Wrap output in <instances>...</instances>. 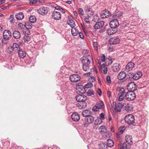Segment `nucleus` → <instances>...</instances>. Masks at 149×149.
<instances>
[{"label": "nucleus", "mask_w": 149, "mask_h": 149, "mask_svg": "<svg viewBox=\"0 0 149 149\" xmlns=\"http://www.w3.org/2000/svg\"><path fill=\"white\" fill-rule=\"evenodd\" d=\"M93 62V59L92 56H89L88 58L86 56H83L81 58V61L83 64V69L84 71H87L89 69V64L91 62Z\"/></svg>", "instance_id": "1"}, {"label": "nucleus", "mask_w": 149, "mask_h": 149, "mask_svg": "<svg viewBox=\"0 0 149 149\" xmlns=\"http://www.w3.org/2000/svg\"><path fill=\"white\" fill-rule=\"evenodd\" d=\"M125 122L128 124H132L134 122V118L132 114H128L126 116L125 118Z\"/></svg>", "instance_id": "2"}, {"label": "nucleus", "mask_w": 149, "mask_h": 149, "mask_svg": "<svg viewBox=\"0 0 149 149\" xmlns=\"http://www.w3.org/2000/svg\"><path fill=\"white\" fill-rule=\"evenodd\" d=\"M127 87L128 91L134 92L136 90L137 88L136 84L134 82H131L129 83Z\"/></svg>", "instance_id": "3"}, {"label": "nucleus", "mask_w": 149, "mask_h": 149, "mask_svg": "<svg viewBox=\"0 0 149 149\" xmlns=\"http://www.w3.org/2000/svg\"><path fill=\"white\" fill-rule=\"evenodd\" d=\"M136 97V95L133 91H129L127 93L126 95V98L128 101L133 100Z\"/></svg>", "instance_id": "4"}, {"label": "nucleus", "mask_w": 149, "mask_h": 149, "mask_svg": "<svg viewBox=\"0 0 149 149\" xmlns=\"http://www.w3.org/2000/svg\"><path fill=\"white\" fill-rule=\"evenodd\" d=\"M52 18L56 20H58L61 18V15L60 12L54 11L52 13Z\"/></svg>", "instance_id": "5"}, {"label": "nucleus", "mask_w": 149, "mask_h": 149, "mask_svg": "<svg viewBox=\"0 0 149 149\" xmlns=\"http://www.w3.org/2000/svg\"><path fill=\"white\" fill-rule=\"evenodd\" d=\"M110 27L111 28L116 29L119 25L118 21L116 19H113L109 23Z\"/></svg>", "instance_id": "6"}, {"label": "nucleus", "mask_w": 149, "mask_h": 149, "mask_svg": "<svg viewBox=\"0 0 149 149\" xmlns=\"http://www.w3.org/2000/svg\"><path fill=\"white\" fill-rule=\"evenodd\" d=\"M80 76L77 74H73L71 75L70 77V80L72 82H77L80 79Z\"/></svg>", "instance_id": "7"}, {"label": "nucleus", "mask_w": 149, "mask_h": 149, "mask_svg": "<svg viewBox=\"0 0 149 149\" xmlns=\"http://www.w3.org/2000/svg\"><path fill=\"white\" fill-rule=\"evenodd\" d=\"M113 105H114L115 110L116 112H118L121 111V109L123 107V105L121 103H118L117 104H116V102H113Z\"/></svg>", "instance_id": "8"}, {"label": "nucleus", "mask_w": 149, "mask_h": 149, "mask_svg": "<svg viewBox=\"0 0 149 149\" xmlns=\"http://www.w3.org/2000/svg\"><path fill=\"white\" fill-rule=\"evenodd\" d=\"M76 100L78 102H85L87 100L86 97L83 95H78L75 97Z\"/></svg>", "instance_id": "9"}, {"label": "nucleus", "mask_w": 149, "mask_h": 149, "mask_svg": "<svg viewBox=\"0 0 149 149\" xmlns=\"http://www.w3.org/2000/svg\"><path fill=\"white\" fill-rule=\"evenodd\" d=\"M120 40L119 38L114 37L111 38L109 40V43L111 45H116L119 43Z\"/></svg>", "instance_id": "10"}, {"label": "nucleus", "mask_w": 149, "mask_h": 149, "mask_svg": "<svg viewBox=\"0 0 149 149\" xmlns=\"http://www.w3.org/2000/svg\"><path fill=\"white\" fill-rule=\"evenodd\" d=\"M11 36V33L9 30H6L3 31V36L4 38L10 39Z\"/></svg>", "instance_id": "11"}, {"label": "nucleus", "mask_w": 149, "mask_h": 149, "mask_svg": "<svg viewBox=\"0 0 149 149\" xmlns=\"http://www.w3.org/2000/svg\"><path fill=\"white\" fill-rule=\"evenodd\" d=\"M39 13L42 15H45L48 13V10L47 8L42 7L38 10Z\"/></svg>", "instance_id": "12"}, {"label": "nucleus", "mask_w": 149, "mask_h": 149, "mask_svg": "<svg viewBox=\"0 0 149 149\" xmlns=\"http://www.w3.org/2000/svg\"><path fill=\"white\" fill-rule=\"evenodd\" d=\"M85 9L87 13L88 16V17H91L93 15L94 12L91 8L88 6H85Z\"/></svg>", "instance_id": "13"}, {"label": "nucleus", "mask_w": 149, "mask_h": 149, "mask_svg": "<svg viewBox=\"0 0 149 149\" xmlns=\"http://www.w3.org/2000/svg\"><path fill=\"white\" fill-rule=\"evenodd\" d=\"M110 15V12L106 10H103L101 13L100 16L102 18H105L108 17Z\"/></svg>", "instance_id": "14"}, {"label": "nucleus", "mask_w": 149, "mask_h": 149, "mask_svg": "<svg viewBox=\"0 0 149 149\" xmlns=\"http://www.w3.org/2000/svg\"><path fill=\"white\" fill-rule=\"evenodd\" d=\"M120 65L118 63H115L112 67L113 71L115 72H118L120 69Z\"/></svg>", "instance_id": "15"}, {"label": "nucleus", "mask_w": 149, "mask_h": 149, "mask_svg": "<svg viewBox=\"0 0 149 149\" xmlns=\"http://www.w3.org/2000/svg\"><path fill=\"white\" fill-rule=\"evenodd\" d=\"M126 76V74L124 71L120 72L117 76L118 79L119 80L123 79Z\"/></svg>", "instance_id": "16"}, {"label": "nucleus", "mask_w": 149, "mask_h": 149, "mask_svg": "<svg viewBox=\"0 0 149 149\" xmlns=\"http://www.w3.org/2000/svg\"><path fill=\"white\" fill-rule=\"evenodd\" d=\"M104 22L102 21L98 22L94 26V28L95 29H97L102 28L104 25Z\"/></svg>", "instance_id": "17"}, {"label": "nucleus", "mask_w": 149, "mask_h": 149, "mask_svg": "<svg viewBox=\"0 0 149 149\" xmlns=\"http://www.w3.org/2000/svg\"><path fill=\"white\" fill-rule=\"evenodd\" d=\"M72 119L74 121H78L80 119V116L79 114L76 113H73L71 116Z\"/></svg>", "instance_id": "18"}, {"label": "nucleus", "mask_w": 149, "mask_h": 149, "mask_svg": "<svg viewBox=\"0 0 149 149\" xmlns=\"http://www.w3.org/2000/svg\"><path fill=\"white\" fill-rule=\"evenodd\" d=\"M117 31V29L111 27L110 28L107 30V32L109 35H111L115 33Z\"/></svg>", "instance_id": "19"}, {"label": "nucleus", "mask_w": 149, "mask_h": 149, "mask_svg": "<svg viewBox=\"0 0 149 149\" xmlns=\"http://www.w3.org/2000/svg\"><path fill=\"white\" fill-rule=\"evenodd\" d=\"M77 106L80 109L84 108L87 106V103L85 102H80L77 104Z\"/></svg>", "instance_id": "20"}, {"label": "nucleus", "mask_w": 149, "mask_h": 149, "mask_svg": "<svg viewBox=\"0 0 149 149\" xmlns=\"http://www.w3.org/2000/svg\"><path fill=\"white\" fill-rule=\"evenodd\" d=\"M134 64L132 62L129 63L125 67L126 70H128V71L132 70L134 67Z\"/></svg>", "instance_id": "21"}, {"label": "nucleus", "mask_w": 149, "mask_h": 149, "mask_svg": "<svg viewBox=\"0 0 149 149\" xmlns=\"http://www.w3.org/2000/svg\"><path fill=\"white\" fill-rule=\"evenodd\" d=\"M125 139L127 143L129 144H131L132 143V137L130 135H127L125 137Z\"/></svg>", "instance_id": "22"}, {"label": "nucleus", "mask_w": 149, "mask_h": 149, "mask_svg": "<svg viewBox=\"0 0 149 149\" xmlns=\"http://www.w3.org/2000/svg\"><path fill=\"white\" fill-rule=\"evenodd\" d=\"M13 36L15 39H18L21 37L20 33L17 31H15L13 33Z\"/></svg>", "instance_id": "23"}, {"label": "nucleus", "mask_w": 149, "mask_h": 149, "mask_svg": "<svg viewBox=\"0 0 149 149\" xmlns=\"http://www.w3.org/2000/svg\"><path fill=\"white\" fill-rule=\"evenodd\" d=\"M133 107L131 104H126L125 106V110L127 112H130L132 111Z\"/></svg>", "instance_id": "24"}, {"label": "nucleus", "mask_w": 149, "mask_h": 149, "mask_svg": "<svg viewBox=\"0 0 149 149\" xmlns=\"http://www.w3.org/2000/svg\"><path fill=\"white\" fill-rule=\"evenodd\" d=\"M16 19L19 20L23 19L24 17L23 14L22 12L19 13H17L15 15Z\"/></svg>", "instance_id": "25"}, {"label": "nucleus", "mask_w": 149, "mask_h": 149, "mask_svg": "<svg viewBox=\"0 0 149 149\" xmlns=\"http://www.w3.org/2000/svg\"><path fill=\"white\" fill-rule=\"evenodd\" d=\"M100 132L102 134H104L107 133V129L105 128V126L102 125L99 128Z\"/></svg>", "instance_id": "26"}, {"label": "nucleus", "mask_w": 149, "mask_h": 149, "mask_svg": "<svg viewBox=\"0 0 149 149\" xmlns=\"http://www.w3.org/2000/svg\"><path fill=\"white\" fill-rule=\"evenodd\" d=\"M12 47H13L14 51L17 52L20 49L19 47V46L18 44L16 43H13Z\"/></svg>", "instance_id": "27"}, {"label": "nucleus", "mask_w": 149, "mask_h": 149, "mask_svg": "<svg viewBox=\"0 0 149 149\" xmlns=\"http://www.w3.org/2000/svg\"><path fill=\"white\" fill-rule=\"evenodd\" d=\"M85 120L87 123H92L94 120V118L92 116L90 115L86 117Z\"/></svg>", "instance_id": "28"}, {"label": "nucleus", "mask_w": 149, "mask_h": 149, "mask_svg": "<svg viewBox=\"0 0 149 149\" xmlns=\"http://www.w3.org/2000/svg\"><path fill=\"white\" fill-rule=\"evenodd\" d=\"M96 106L99 109L104 108V105L103 102L102 100L99 101L96 104Z\"/></svg>", "instance_id": "29"}, {"label": "nucleus", "mask_w": 149, "mask_h": 149, "mask_svg": "<svg viewBox=\"0 0 149 149\" xmlns=\"http://www.w3.org/2000/svg\"><path fill=\"white\" fill-rule=\"evenodd\" d=\"M91 113V111L89 110H85L82 112V115L83 116L86 117L90 115Z\"/></svg>", "instance_id": "30"}, {"label": "nucleus", "mask_w": 149, "mask_h": 149, "mask_svg": "<svg viewBox=\"0 0 149 149\" xmlns=\"http://www.w3.org/2000/svg\"><path fill=\"white\" fill-rule=\"evenodd\" d=\"M17 52L19 56L22 58H24L26 56L25 52L21 49L18 51Z\"/></svg>", "instance_id": "31"}, {"label": "nucleus", "mask_w": 149, "mask_h": 149, "mask_svg": "<svg viewBox=\"0 0 149 149\" xmlns=\"http://www.w3.org/2000/svg\"><path fill=\"white\" fill-rule=\"evenodd\" d=\"M72 34L74 36H77L79 33L78 31L75 28H72L71 30Z\"/></svg>", "instance_id": "32"}, {"label": "nucleus", "mask_w": 149, "mask_h": 149, "mask_svg": "<svg viewBox=\"0 0 149 149\" xmlns=\"http://www.w3.org/2000/svg\"><path fill=\"white\" fill-rule=\"evenodd\" d=\"M67 24L70 25L72 28L74 27L75 26V24L74 21L72 19H70L68 20L67 22Z\"/></svg>", "instance_id": "33"}, {"label": "nucleus", "mask_w": 149, "mask_h": 149, "mask_svg": "<svg viewBox=\"0 0 149 149\" xmlns=\"http://www.w3.org/2000/svg\"><path fill=\"white\" fill-rule=\"evenodd\" d=\"M119 92L120 93V94H118V95H122L123 96H125L126 97V95L127 93H126L124 89L122 88L119 89Z\"/></svg>", "instance_id": "34"}, {"label": "nucleus", "mask_w": 149, "mask_h": 149, "mask_svg": "<svg viewBox=\"0 0 149 149\" xmlns=\"http://www.w3.org/2000/svg\"><path fill=\"white\" fill-rule=\"evenodd\" d=\"M90 52L87 49H85L83 50L82 54L83 56H90Z\"/></svg>", "instance_id": "35"}, {"label": "nucleus", "mask_w": 149, "mask_h": 149, "mask_svg": "<svg viewBox=\"0 0 149 149\" xmlns=\"http://www.w3.org/2000/svg\"><path fill=\"white\" fill-rule=\"evenodd\" d=\"M107 146L109 147H112L114 145L113 141L111 139H108L107 142Z\"/></svg>", "instance_id": "36"}, {"label": "nucleus", "mask_w": 149, "mask_h": 149, "mask_svg": "<svg viewBox=\"0 0 149 149\" xmlns=\"http://www.w3.org/2000/svg\"><path fill=\"white\" fill-rule=\"evenodd\" d=\"M102 69L103 71V73L104 74H107V68L106 67V65L104 64H103L102 66Z\"/></svg>", "instance_id": "37"}, {"label": "nucleus", "mask_w": 149, "mask_h": 149, "mask_svg": "<svg viewBox=\"0 0 149 149\" xmlns=\"http://www.w3.org/2000/svg\"><path fill=\"white\" fill-rule=\"evenodd\" d=\"M25 26L26 29H31L32 27V23L29 22H26L25 24Z\"/></svg>", "instance_id": "38"}, {"label": "nucleus", "mask_w": 149, "mask_h": 149, "mask_svg": "<svg viewBox=\"0 0 149 149\" xmlns=\"http://www.w3.org/2000/svg\"><path fill=\"white\" fill-rule=\"evenodd\" d=\"M36 18L34 16H31L29 18L30 22L31 23H34L36 21Z\"/></svg>", "instance_id": "39"}, {"label": "nucleus", "mask_w": 149, "mask_h": 149, "mask_svg": "<svg viewBox=\"0 0 149 149\" xmlns=\"http://www.w3.org/2000/svg\"><path fill=\"white\" fill-rule=\"evenodd\" d=\"M102 122V120L100 118H97L95 120V124L97 125L101 124Z\"/></svg>", "instance_id": "40"}, {"label": "nucleus", "mask_w": 149, "mask_h": 149, "mask_svg": "<svg viewBox=\"0 0 149 149\" xmlns=\"http://www.w3.org/2000/svg\"><path fill=\"white\" fill-rule=\"evenodd\" d=\"M8 52L10 54H12L13 52L14 51L12 46H9L7 49Z\"/></svg>", "instance_id": "41"}, {"label": "nucleus", "mask_w": 149, "mask_h": 149, "mask_svg": "<svg viewBox=\"0 0 149 149\" xmlns=\"http://www.w3.org/2000/svg\"><path fill=\"white\" fill-rule=\"evenodd\" d=\"M87 94L88 96H91V95L94 94V92L93 90L90 89L88 90L87 92Z\"/></svg>", "instance_id": "42"}, {"label": "nucleus", "mask_w": 149, "mask_h": 149, "mask_svg": "<svg viewBox=\"0 0 149 149\" xmlns=\"http://www.w3.org/2000/svg\"><path fill=\"white\" fill-rule=\"evenodd\" d=\"M23 39L25 42H28L30 41V39L28 36H25L24 37Z\"/></svg>", "instance_id": "43"}, {"label": "nucleus", "mask_w": 149, "mask_h": 149, "mask_svg": "<svg viewBox=\"0 0 149 149\" xmlns=\"http://www.w3.org/2000/svg\"><path fill=\"white\" fill-rule=\"evenodd\" d=\"M120 149H127V145L125 143H124L122 145H120Z\"/></svg>", "instance_id": "44"}, {"label": "nucleus", "mask_w": 149, "mask_h": 149, "mask_svg": "<svg viewBox=\"0 0 149 149\" xmlns=\"http://www.w3.org/2000/svg\"><path fill=\"white\" fill-rule=\"evenodd\" d=\"M93 86V84L91 83H89L86 84L85 87L86 88H89Z\"/></svg>", "instance_id": "45"}, {"label": "nucleus", "mask_w": 149, "mask_h": 149, "mask_svg": "<svg viewBox=\"0 0 149 149\" xmlns=\"http://www.w3.org/2000/svg\"><path fill=\"white\" fill-rule=\"evenodd\" d=\"M90 17H88V16H87L84 19V21L87 23L88 24L90 22V21L89 20V18Z\"/></svg>", "instance_id": "46"}, {"label": "nucleus", "mask_w": 149, "mask_h": 149, "mask_svg": "<svg viewBox=\"0 0 149 149\" xmlns=\"http://www.w3.org/2000/svg\"><path fill=\"white\" fill-rule=\"evenodd\" d=\"M9 20L10 22L11 23H13L14 22V16L13 15H11L9 18Z\"/></svg>", "instance_id": "47"}, {"label": "nucleus", "mask_w": 149, "mask_h": 149, "mask_svg": "<svg viewBox=\"0 0 149 149\" xmlns=\"http://www.w3.org/2000/svg\"><path fill=\"white\" fill-rule=\"evenodd\" d=\"M9 39H5L3 38V39L2 40V42L4 44H7L8 42Z\"/></svg>", "instance_id": "48"}, {"label": "nucleus", "mask_w": 149, "mask_h": 149, "mask_svg": "<svg viewBox=\"0 0 149 149\" xmlns=\"http://www.w3.org/2000/svg\"><path fill=\"white\" fill-rule=\"evenodd\" d=\"M78 11L79 13L81 14V15L83 16L84 15V12L82 8H79L78 9Z\"/></svg>", "instance_id": "49"}, {"label": "nucleus", "mask_w": 149, "mask_h": 149, "mask_svg": "<svg viewBox=\"0 0 149 149\" xmlns=\"http://www.w3.org/2000/svg\"><path fill=\"white\" fill-rule=\"evenodd\" d=\"M93 46L96 50H97L98 49V44L96 42H93Z\"/></svg>", "instance_id": "50"}, {"label": "nucleus", "mask_w": 149, "mask_h": 149, "mask_svg": "<svg viewBox=\"0 0 149 149\" xmlns=\"http://www.w3.org/2000/svg\"><path fill=\"white\" fill-rule=\"evenodd\" d=\"M112 18L113 19H116L117 20L118 19L119 17L117 15L116 13L115 14H114L112 16Z\"/></svg>", "instance_id": "51"}, {"label": "nucleus", "mask_w": 149, "mask_h": 149, "mask_svg": "<svg viewBox=\"0 0 149 149\" xmlns=\"http://www.w3.org/2000/svg\"><path fill=\"white\" fill-rule=\"evenodd\" d=\"M106 81L109 84L111 83V78L109 76H108L107 77Z\"/></svg>", "instance_id": "52"}, {"label": "nucleus", "mask_w": 149, "mask_h": 149, "mask_svg": "<svg viewBox=\"0 0 149 149\" xmlns=\"http://www.w3.org/2000/svg\"><path fill=\"white\" fill-rule=\"evenodd\" d=\"M125 96L122 95H119L118 98V100L120 101H121L123 100L124 99V97Z\"/></svg>", "instance_id": "53"}, {"label": "nucleus", "mask_w": 149, "mask_h": 149, "mask_svg": "<svg viewBox=\"0 0 149 149\" xmlns=\"http://www.w3.org/2000/svg\"><path fill=\"white\" fill-rule=\"evenodd\" d=\"M38 0H29L30 4H34L37 3Z\"/></svg>", "instance_id": "54"}, {"label": "nucleus", "mask_w": 149, "mask_h": 149, "mask_svg": "<svg viewBox=\"0 0 149 149\" xmlns=\"http://www.w3.org/2000/svg\"><path fill=\"white\" fill-rule=\"evenodd\" d=\"M125 129V127L124 126L122 128L121 127L119 129L120 133L121 134L123 133L124 132Z\"/></svg>", "instance_id": "55"}, {"label": "nucleus", "mask_w": 149, "mask_h": 149, "mask_svg": "<svg viewBox=\"0 0 149 149\" xmlns=\"http://www.w3.org/2000/svg\"><path fill=\"white\" fill-rule=\"evenodd\" d=\"M134 74L133 73L129 72L128 73V76L130 78H132L134 79Z\"/></svg>", "instance_id": "56"}, {"label": "nucleus", "mask_w": 149, "mask_h": 149, "mask_svg": "<svg viewBox=\"0 0 149 149\" xmlns=\"http://www.w3.org/2000/svg\"><path fill=\"white\" fill-rule=\"evenodd\" d=\"M140 77L136 73L134 74V79L135 80H137L139 79Z\"/></svg>", "instance_id": "57"}, {"label": "nucleus", "mask_w": 149, "mask_h": 149, "mask_svg": "<svg viewBox=\"0 0 149 149\" xmlns=\"http://www.w3.org/2000/svg\"><path fill=\"white\" fill-rule=\"evenodd\" d=\"M99 109L98 108L96 105L95 106L93 107L92 109L93 111H97Z\"/></svg>", "instance_id": "58"}, {"label": "nucleus", "mask_w": 149, "mask_h": 149, "mask_svg": "<svg viewBox=\"0 0 149 149\" xmlns=\"http://www.w3.org/2000/svg\"><path fill=\"white\" fill-rule=\"evenodd\" d=\"M101 60L102 62H104L105 60V57L104 54H102L101 56Z\"/></svg>", "instance_id": "59"}, {"label": "nucleus", "mask_w": 149, "mask_h": 149, "mask_svg": "<svg viewBox=\"0 0 149 149\" xmlns=\"http://www.w3.org/2000/svg\"><path fill=\"white\" fill-rule=\"evenodd\" d=\"M100 116L102 120H104L105 119L104 114L103 113H102L100 115Z\"/></svg>", "instance_id": "60"}, {"label": "nucleus", "mask_w": 149, "mask_h": 149, "mask_svg": "<svg viewBox=\"0 0 149 149\" xmlns=\"http://www.w3.org/2000/svg\"><path fill=\"white\" fill-rule=\"evenodd\" d=\"M97 93L100 96L102 95V92L100 88H98L97 89Z\"/></svg>", "instance_id": "61"}, {"label": "nucleus", "mask_w": 149, "mask_h": 149, "mask_svg": "<svg viewBox=\"0 0 149 149\" xmlns=\"http://www.w3.org/2000/svg\"><path fill=\"white\" fill-rule=\"evenodd\" d=\"M79 36L80 38L83 39L84 38V37L82 33L81 32L79 33Z\"/></svg>", "instance_id": "62"}, {"label": "nucleus", "mask_w": 149, "mask_h": 149, "mask_svg": "<svg viewBox=\"0 0 149 149\" xmlns=\"http://www.w3.org/2000/svg\"><path fill=\"white\" fill-rule=\"evenodd\" d=\"M116 13L119 18L122 16L123 14L120 11L117 12Z\"/></svg>", "instance_id": "63"}, {"label": "nucleus", "mask_w": 149, "mask_h": 149, "mask_svg": "<svg viewBox=\"0 0 149 149\" xmlns=\"http://www.w3.org/2000/svg\"><path fill=\"white\" fill-rule=\"evenodd\" d=\"M89 79L90 81L92 82L95 81V79L94 77H93L92 76L90 77Z\"/></svg>", "instance_id": "64"}]
</instances>
